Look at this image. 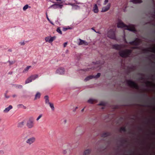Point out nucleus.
I'll return each instance as SVG.
<instances>
[{"label": "nucleus", "instance_id": "57", "mask_svg": "<svg viewBox=\"0 0 155 155\" xmlns=\"http://www.w3.org/2000/svg\"><path fill=\"white\" fill-rule=\"evenodd\" d=\"M50 23L52 24L53 25H54V24L51 21V22H50Z\"/></svg>", "mask_w": 155, "mask_h": 155}, {"label": "nucleus", "instance_id": "36", "mask_svg": "<svg viewBox=\"0 0 155 155\" xmlns=\"http://www.w3.org/2000/svg\"><path fill=\"white\" fill-rule=\"evenodd\" d=\"M8 62L9 63V65H11L14 64V63H15V61H8Z\"/></svg>", "mask_w": 155, "mask_h": 155}, {"label": "nucleus", "instance_id": "40", "mask_svg": "<svg viewBox=\"0 0 155 155\" xmlns=\"http://www.w3.org/2000/svg\"><path fill=\"white\" fill-rule=\"evenodd\" d=\"M58 3H60V4H61L62 3V0H56Z\"/></svg>", "mask_w": 155, "mask_h": 155}, {"label": "nucleus", "instance_id": "20", "mask_svg": "<svg viewBox=\"0 0 155 155\" xmlns=\"http://www.w3.org/2000/svg\"><path fill=\"white\" fill-rule=\"evenodd\" d=\"M69 4L73 6L72 8L73 9H77L80 8L79 6L76 5H74V4Z\"/></svg>", "mask_w": 155, "mask_h": 155}, {"label": "nucleus", "instance_id": "22", "mask_svg": "<svg viewBox=\"0 0 155 155\" xmlns=\"http://www.w3.org/2000/svg\"><path fill=\"white\" fill-rule=\"evenodd\" d=\"M93 78H94V75H90L84 79V81H87Z\"/></svg>", "mask_w": 155, "mask_h": 155}, {"label": "nucleus", "instance_id": "59", "mask_svg": "<svg viewBox=\"0 0 155 155\" xmlns=\"http://www.w3.org/2000/svg\"><path fill=\"white\" fill-rule=\"evenodd\" d=\"M152 25H153V26H155V24L153 23V24H152Z\"/></svg>", "mask_w": 155, "mask_h": 155}, {"label": "nucleus", "instance_id": "62", "mask_svg": "<svg viewBox=\"0 0 155 155\" xmlns=\"http://www.w3.org/2000/svg\"><path fill=\"white\" fill-rule=\"evenodd\" d=\"M78 107H75V109H78Z\"/></svg>", "mask_w": 155, "mask_h": 155}, {"label": "nucleus", "instance_id": "52", "mask_svg": "<svg viewBox=\"0 0 155 155\" xmlns=\"http://www.w3.org/2000/svg\"><path fill=\"white\" fill-rule=\"evenodd\" d=\"M91 29H92V30H94L95 32H97L94 29V28H92Z\"/></svg>", "mask_w": 155, "mask_h": 155}, {"label": "nucleus", "instance_id": "45", "mask_svg": "<svg viewBox=\"0 0 155 155\" xmlns=\"http://www.w3.org/2000/svg\"><path fill=\"white\" fill-rule=\"evenodd\" d=\"M19 43L21 44V45H25V43L24 41L23 42H21Z\"/></svg>", "mask_w": 155, "mask_h": 155}, {"label": "nucleus", "instance_id": "29", "mask_svg": "<svg viewBox=\"0 0 155 155\" xmlns=\"http://www.w3.org/2000/svg\"><path fill=\"white\" fill-rule=\"evenodd\" d=\"M96 100L92 99H90L88 101V102L90 103H93Z\"/></svg>", "mask_w": 155, "mask_h": 155}, {"label": "nucleus", "instance_id": "41", "mask_svg": "<svg viewBox=\"0 0 155 155\" xmlns=\"http://www.w3.org/2000/svg\"><path fill=\"white\" fill-rule=\"evenodd\" d=\"M143 96H146L147 98V99L148 100H149L150 98L146 94H143Z\"/></svg>", "mask_w": 155, "mask_h": 155}, {"label": "nucleus", "instance_id": "1", "mask_svg": "<svg viewBox=\"0 0 155 155\" xmlns=\"http://www.w3.org/2000/svg\"><path fill=\"white\" fill-rule=\"evenodd\" d=\"M113 48L117 50H120L119 53L120 55L122 58H127L129 56L132 52L131 49H126L121 51L122 46L121 45L115 44L112 46Z\"/></svg>", "mask_w": 155, "mask_h": 155}, {"label": "nucleus", "instance_id": "2", "mask_svg": "<svg viewBox=\"0 0 155 155\" xmlns=\"http://www.w3.org/2000/svg\"><path fill=\"white\" fill-rule=\"evenodd\" d=\"M117 26L118 28H124L125 29L129 30L130 31L135 32L137 31L135 26L133 25H127L123 22L121 21H120L117 23Z\"/></svg>", "mask_w": 155, "mask_h": 155}, {"label": "nucleus", "instance_id": "14", "mask_svg": "<svg viewBox=\"0 0 155 155\" xmlns=\"http://www.w3.org/2000/svg\"><path fill=\"white\" fill-rule=\"evenodd\" d=\"M93 11L95 13H97L98 12L99 10L97 4H95L94 5L93 8Z\"/></svg>", "mask_w": 155, "mask_h": 155}, {"label": "nucleus", "instance_id": "19", "mask_svg": "<svg viewBox=\"0 0 155 155\" xmlns=\"http://www.w3.org/2000/svg\"><path fill=\"white\" fill-rule=\"evenodd\" d=\"M91 152V150L89 149L85 150L83 153V155H89Z\"/></svg>", "mask_w": 155, "mask_h": 155}, {"label": "nucleus", "instance_id": "15", "mask_svg": "<svg viewBox=\"0 0 155 155\" xmlns=\"http://www.w3.org/2000/svg\"><path fill=\"white\" fill-rule=\"evenodd\" d=\"M110 134L109 132H105L102 134L101 137H105L110 136Z\"/></svg>", "mask_w": 155, "mask_h": 155}, {"label": "nucleus", "instance_id": "4", "mask_svg": "<svg viewBox=\"0 0 155 155\" xmlns=\"http://www.w3.org/2000/svg\"><path fill=\"white\" fill-rule=\"evenodd\" d=\"M127 84L130 87L134 88L137 90H139V86L134 82L130 80L127 81Z\"/></svg>", "mask_w": 155, "mask_h": 155}, {"label": "nucleus", "instance_id": "10", "mask_svg": "<svg viewBox=\"0 0 155 155\" xmlns=\"http://www.w3.org/2000/svg\"><path fill=\"white\" fill-rule=\"evenodd\" d=\"M110 4H108L107 6L104 7L102 8V12H105L108 11L110 8Z\"/></svg>", "mask_w": 155, "mask_h": 155}, {"label": "nucleus", "instance_id": "5", "mask_svg": "<svg viewBox=\"0 0 155 155\" xmlns=\"http://www.w3.org/2000/svg\"><path fill=\"white\" fill-rule=\"evenodd\" d=\"M38 75L35 74L32 75L28 77L25 81V84H27L32 81L33 80H35L38 77Z\"/></svg>", "mask_w": 155, "mask_h": 155}, {"label": "nucleus", "instance_id": "11", "mask_svg": "<svg viewBox=\"0 0 155 155\" xmlns=\"http://www.w3.org/2000/svg\"><path fill=\"white\" fill-rule=\"evenodd\" d=\"M63 6V5H60L58 4H54L52 5L50 7H53L54 8H61Z\"/></svg>", "mask_w": 155, "mask_h": 155}, {"label": "nucleus", "instance_id": "55", "mask_svg": "<svg viewBox=\"0 0 155 155\" xmlns=\"http://www.w3.org/2000/svg\"><path fill=\"white\" fill-rule=\"evenodd\" d=\"M144 79V78L143 77H141L140 78V79L143 80Z\"/></svg>", "mask_w": 155, "mask_h": 155}, {"label": "nucleus", "instance_id": "60", "mask_svg": "<svg viewBox=\"0 0 155 155\" xmlns=\"http://www.w3.org/2000/svg\"><path fill=\"white\" fill-rule=\"evenodd\" d=\"M84 108H83V109H82L81 110V111H83L84 110Z\"/></svg>", "mask_w": 155, "mask_h": 155}, {"label": "nucleus", "instance_id": "53", "mask_svg": "<svg viewBox=\"0 0 155 155\" xmlns=\"http://www.w3.org/2000/svg\"><path fill=\"white\" fill-rule=\"evenodd\" d=\"M47 18L48 19V20L49 21H50V19H49V18H48V16L47 15Z\"/></svg>", "mask_w": 155, "mask_h": 155}, {"label": "nucleus", "instance_id": "48", "mask_svg": "<svg viewBox=\"0 0 155 155\" xmlns=\"http://www.w3.org/2000/svg\"><path fill=\"white\" fill-rule=\"evenodd\" d=\"M5 97H6V98H9V96H7L6 94H5Z\"/></svg>", "mask_w": 155, "mask_h": 155}, {"label": "nucleus", "instance_id": "63", "mask_svg": "<svg viewBox=\"0 0 155 155\" xmlns=\"http://www.w3.org/2000/svg\"><path fill=\"white\" fill-rule=\"evenodd\" d=\"M140 130H142V129L141 128H140Z\"/></svg>", "mask_w": 155, "mask_h": 155}, {"label": "nucleus", "instance_id": "47", "mask_svg": "<svg viewBox=\"0 0 155 155\" xmlns=\"http://www.w3.org/2000/svg\"><path fill=\"white\" fill-rule=\"evenodd\" d=\"M4 153V151L3 150H0V154H2Z\"/></svg>", "mask_w": 155, "mask_h": 155}, {"label": "nucleus", "instance_id": "26", "mask_svg": "<svg viewBox=\"0 0 155 155\" xmlns=\"http://www.w3.org/2000/svg\"><path fill=\"white\" fill-rule=\"evenodd\" d=\"M127 142V140L126 139H124L121 141V146H123L124 144Z\"/></svg>", "mask_w": 155, "mask_h": 155}, {"label": "nucleus", "instance_id": "44", "mask_svg": "<svg viewBox=\"0 0 155 155\" xmlns=\"http://www.w3.org/2000/svg\"><path fill=\"white\" fill-rule=\"evenodd\" d=\"M108 2V0H105L104 2V4L105 5Z\"/></svg>", "mask_w": 155, "mask_h": 155}, {"label": "nucleus", "instance_id": "24", "mask_svg": "<svg viewBox=\"0 0 155 155\" xmlns=\"http://www.w3.org/2000/svg\"><path fill=\"white\" fill-rule=\"evenodd\" d=\"M17 107L18 108H23L24 109H26V107L22 104H19L17 105Z\"/></svg>", "mask_w": 155, "mask_h": 155}, {"label": "nucleus", "instance_id": "21", "mask_svg": "<svg viewBox=\"0 0 155 155\" xmlns=\"http://www.w3.org/2000/svg\"><path fill=\"white\" fill-rule=\"evenodd\" d=\"M131 2L134 3H140L142 2V0H131Z\"/></svg>", "mask_w": 155, "mask_h": 155}, {"label": "nucleus", "instance_id": "16", "mask_svg": "<svg viewBox=\"0 0 155 155\" xmlns=\"http://www.w3.org/2000/svg\"><path fill=\"white\" fill-rule=\"evenodd\" d=\"M41 95V94L39 92H37L36 94L35 95V98L34 99V100H37V99L40 98V97Z\"/></svg>", "mask_w": 155, "mask_h": 155}, {"label": "nucleus", "instance_id": "54", "mask_svg": "<svg viewBox=\"0 0 155 155\" xmlns=\"http://www.w3.org/2000/svg\"><path fill=\"white\" fill-rule=\"evenodd\" d=\"M152 134L153 135H155V132L152 133Z\"/></svg>", "mask_w": 155, "mask_h": 155}, {"label": "nucleus", "instance_id": "30", "mask_svg": "<svg viewBox=\"0 0 155 155\" xmlns=\"http://www.w3.org/2000/svg\"><path fill=\"white\" fill-rule=\"evenodd\" d=\"M56 38V37H55V36H53L52 37H51L49 39V41L50 42V43L52 42L54 40H55Z\"/></svg>", "mask_w": 155, "mask_h": 155}, {"label": "nucleus", "instance_id": "38", "mask_svg": "<svg viewBox=\"0 0 155 155\" xmlns=\"http://www.w3.org/2000/svg\"><path fill=\"white\" fill-rule=\"evenodd\" d=\"M16 87L18 88H21L22 87V86L21 85H18L16 86Z\"/></svg>", "mask_w": 155, "mask_h": 155}, {"label": "nucleus", "instance_id": "17", "mask_svg": "<svg viewBox=\"0 0 155 155\" xmlns=\"http://www.w3.org/2000/svg\"><path fill=\"white\" fill-rule=\"evenodd\" d=\"M44 99L45 100V103L46 104H48L50 103L49 102V97L48 96L46 95L45 96Z\"/></svg>", "mask_w": 155, "mask_h": 155}, {"label": "nucleus", "instance_id": "39", "mask_svg": "<svg viewBox=\"0 0 155 155\" xmlns=\"http://www.w3.org/2000/svg\"><path fill=\"white\" fill-rule=\"evenodd\" d=\"M71 28H64L63 29V30L64 31H66L68 29H71Z\"/></svg>", "mask_w": 155, "mask_h": 155}, {"label": "nucleus", "instance_id": "64", "mask_svg": "<svg viewBox=\"0 0 155 155\" xmlns=\"http://www.w3.org/2000/svg\"><path fill=\"white\" fill-rule=\"evenodd\" d=\"M125 155H129L127 154H125Z\"/></svg>", "mask_w": 155, "mask_h": 155}, {"label": "nucleus", "instance_id": "23", "mask_svg": "<svg viewBox=\"0 0 155 155\" xmlns=\"http://www.w3.org/2000/svg\"><path fill=\"white\" fill-rule=\"evenodd\" d=\"M93 78H94V75H90L84 79V81H87Z\"/></svg>", "mask_w": 155, "mask_h": 155}, {"label": "nucleus", "instance_id": "12", "mask_svg": "<svg viewBox=\"0 0 155 155\" xmlns=\"http://www.w3.org/2000/svg\"><path fill=\"white\" fill-rule=\"evenodd\" d=\"M80 42L78 44L79 45H88V43L85 41L79 39Z\"/></svg>", "mask_w": 155, "mask_h": 155}, {"label": "nucleus", "instance_id": "32", "mask_svg": "<svg viewBox=\"0 0 155 155\" xmlns=\"http://www.w3.org/2000/svg\"><path fill=\"white\" fill-rule=\"evenodd\" d=\"M29 6L28 5H25L24 7H23V10L24 11H25L28 8Z\"/></svg>", "mask_w": 155, "mask_h": 155}, {"label": "nucleus", "instance_id": "56", "mask_svg": "<svg viewBox=\"0 0 155 155\" xmlns=\"http://www.w3.org/2000/svg\"><path fill=\"white\" fill-rule=\"evenodd\" d=\"M64 123H66L67 122V120H65L64 121Z\"/></svg>", "mask_w": 155, "mask_h": 155}, {"label": "nucleus", "instance_id": "28", "mask_svg": "<svg viewBox=\"0 0 155 155\" xmlns=\"http://www.w3.org/2000/svg\"><path fill=\"white\" fill-rule=\"evenodd\" d=\"M49 105V106L51 108V110H54V105L53 104L51 103H50L49 104H48Z\"/></svg>", "mask_w": 155, "mask_h": 155}, {"label": "nucleus", "instance_id": "35", "mask_svg": "<svg viewBox=\"0 0 155 155\" xmlns=\"http://www.w3.org/2000/svg\"><path fill=\"white\" fill-rule=\"evenodd\" d=\"M50 38L49 37H46L45 38V40L46 42H49V43H50V42L49 41Z\"/></svg>", "mask_w": 155, "mask_h": 155}, {"label": "nucleus", "instance_id": "46", "mask_svg": "<svg viewBox=\"0 0 155 155\" xmlns=\"http://www.w3.org/2000/svg\"><path fill=\"white\" fill-rule=\"evenodd\" d=\"M67 45V42H65L64 44V47H66V45Z\"/></svg>", "mask_w": 155, "mask_h": 155}, {"label": "nucleus", "instance_id": "42", "mask_svg": "<svg viewBox=\"0 0 155 155\" xmlns=\"http://www.w3.org/2000/svg\"><path fill=\"white\" fill-rule=\"evenodd\" d=\"M99 105L104 106L105 105V103L104 102H101L100 103Z\"/></svg>", "mask_w": 155, "mask_h": 155}, {"label": "nucleus", "instance_id": "43", "mask_svg": "<svg viewBox=\"0 0 155 155\" xmlns=\"http://www.w3.org/2000/svg\"><path fill=\"white\" fill-rule=\"evenodd\" d=\"M153 13V17L154 18H155V9L154 10Z\"/></svg>", "mask_w": 155, "mask_h": 155}, {"label": "nucleus", "instance_id": "6", "mask_svg": "<svg viewBox=\"0 0 155 155\" xmlns=\"http://www.w3.org/2000/svg\"><path fill=\"white\" fill-rule=\"evenodd\" d=\"M108 37L113 39H116V36L115 35V31L112 30L110 29L108 32Z\"/></svg>", "mask_w": 155, "mask_h": 155}, {"label": "nucleus", "instance_id": "8", "mask_svg": "<svg viewBox=\"0 0 155 155\" xmlns=\"http://www.w3.org/2000/svg\"><path fill=\"white\" fill-rule=\"evenodd\" d=\"M64 69L63 68L61 67L56 71V73L58 74H64Z\"/></svg>", "mask_w": 155, "mask_h": 155}, {"label": "nucleus", "instance_id": "25", "mask_svg": "<svg viewBox=\"0 0 155 155\" xmlns=\"http://www.w3.org/2000/svg\"><path fill=\"white\" fill-rule=\"evenodd\" d=\"M31 66H27L26 68H25V69L23 71V73H25V72H27L29 68L31 67Z\"/></svg>", "mask_w": 155, "mask_h": 155}, {"label": "nucleus", "instance_id": "34", "mask_svg": "<svg viewBox=\"0 0 155 155\" xmlns=\"http://www.w3.org/2000/svg\"><path fill=\"white\" fill-rule=\"evenodd\" d=\"M56 31L58 32L61 35L62 34V31H61V30L60 29V28L59 27H58L57 28Z\"/></svg>", "mask_w": 155, "mask_h": 155}, {"label": "nucleus", "instance_id": "61", "mask_svg": "<svg viewBox=\"0 0 155 155\" xmlns=\"http://www.w3.org/2000/svg\"><path fill=\"white\" fill-rule=\"evenodd\" d=\"M127 5L126 4V6H125V8H127Z\"/></svg>", "mask_w": 155, "mask_h": 155}, {"label": "nucleus", "instance_id": "13", "mask_svg": "<svg viewBox=\"0 0 155 155\" xmlns=\"http://www.w3.org/2000/svg\"><path fill=\"white\" fill-rule=\"evenodd\" d=\"M12 106L10 105L8 107L6 108L3 110V112L5 113H8L11 109H12Z\"/></svg>", "mask_w": 155, "mask_h": 155}, {"label": "nucleus", "instance_id": "18", "mask_svg": "<svg viewBox=\"0 0 155 155\" xmlns=\"http://www.w3.org/2000/svg\"><path fill=\"white\" fill-rule=\"evenodd\" d=\"M25 123V121H23L21 122L18 123V127H23Z\"/></svg>", "mask_w": 155, "mask_h": 155}, {"label": "nucleus", "instance_id": "49", "mask_svg": "<svg viewBox=\"0 0 155 155\" xmlns=\"http://www.w3.org/2000/svg\"><path fill=\"white\" fill-rule=\"evenodd\" d=\"M137 47H133L132 48L133 49H137Z\"/></svg>", "mask_w": 155, "mask_h": 155}, {"label": "nucleus", "instance_id": "31", "mask_svg": "<svg viewBox=\"0 0 155 155\" xmlns=\"http://www.w3.org/2000/svg\"><path fill=\"white\" fill-rule=\"evenodd\" d=\"M146 84L147 85H150L153 84L155 86V85L153 84L151 82L148 81L146 83Z\"/></svg>", "mask_w": 155, "mask_h": 155}, {"label": "nucleus", "instance_id": "3", "mask_svg": "<svg viewBox=\"0 0 155 155\" xmlns=\"http://www.w3.org/2000/svg\"><path fill=\"white\" fill-rule=\"evenodd\" d=\"M34 119L33 117H29L27 121L26 125L29 129H31L34 127Z\"/></svg>", "mask_w": 155, "mask_h": 155}, {"label": "nucleus", "instance_id": "33", "mask_svg": "<svg viewBox=\"0 0 155 155\" xmlns=\"http://www.w3.org/2000/svg\"><path fill=\"white\" fill-rule=\"evenodd\" d=\"M101 76L100 73H98L95 76H94V78H99Z\"/></svg>", "mask_w": 155, "mask_h": 155}, {"label": "nucleus", "instance_id": "7", "mask_svg": "<svg viewBox=\"0 0 155 155\" xmlns=\"http://www.w3.org/2000/svg\"><path fill=\"white\" fill-rule=\"evenodd\" d=\"M35 140L36 139L35 137H32L27 139L26 141V143L27 144L30 145L32 143H34L35 142Z\"/></svg>", "mask_w": 155, "mask_h": 155}, {"label": "nucleus", "instance_id": "51", "mask_svg": "<svg viewBox=\"0 0 155 155\" xmlns=\"http://www.w3.org/2000/svg\"><path fill=\"white\" fill-rule=\"evenodd\" d=\"M8 51L9 52H12V49H9L8 50Z\"/></svg>", "mask_w": 155, "mask_h": 155}, {"label": "nucleus", "instance_id": "37", "mask_svg": "<svg viewBox=\"0 0 155 155\" xmlns=\"http://www.w3.org/2000/svg\"><path fill=\"white\" fill-rule=\"evenodd\" d=\"M42 116V114H41L39 115V116H38V117H37V118L36 119V120L37 121H38L41 118Z\"/></svg>", "mask_w": 155, "mask_h": 155}, {"label": "nucleus", "instance_id": "27", "mask_svg": "<svg viewBox=\"0 0 155 155\" xmlns=\"http://www.w3.org/2000/svg\"><path fill=\"white\" fill-rule=\"evenodd\" d=\"M120 131H123L124 132L126 131V127L125 126L124 127H121L120 128Z\"/></svg>", "mask_w": 155, "mask_h": 155}, {"label": "nucleus", "instance_id": "50", "mask_svg": "<svg viewBox=\"0 0 155 155\" xmlns=\"http://www.w3.org/2000/svg\"><path fill=\"white\" fill-rule=\"evenodd\" d=\"M142 106L144 107H149V106L148 105L143 104V105Z\"/></svg>", "mask_w": 155, "mask_h": 155}, {"label": "nucleus", "instance_id": "9", "mask_svg": "<svg viewBox=\"0 0 155 155\" xmlns=\"http://www.w3.org/2000/svg\"><path fill=\"white\" fill-rule=\"evenodd\" d=\"M140 42L139 40H136L129 42V44L131 45H133L135 46H137L139 44Z\"/></svg>", "mask_w": 155, "mask_h": 155}, {"label": "nucleus", "instance_id": "58", "mask_svg": "<svg viewBox=\"0 0 155 155\" xmlns=\"http://www.w3.org/2000/svg\"><path fill=\"white\" fill-rule=\"evenodd\" d=\"M15 96H16V95H14L13 96V97H15Z\"/></svg>", "mask_w": 155, "mask_h": 155}]
</instances>
